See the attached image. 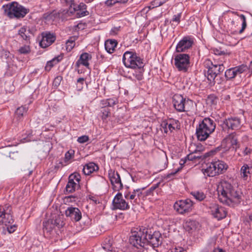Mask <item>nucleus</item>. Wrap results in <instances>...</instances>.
<instances>
[{"mask_svg":"<svg viewBox=\"0 0 252 252\" xmlns=\"http://www.w3.org/2000/svg\"><path fill=\"white\" fill-rule=\"evenodd\" d=\"M105 3L107 6H112L118 2L117 0H107Z\"/></svg>","mask_w":252,"mask_h":252,"instance_id":"nucleus-56","label":"nucleus"},{"mask_svg":"<svg viewBox=\"0 0 252 252\" xmlns=\"http://www.w3.org/2000/svg\"><path fill=\"white\" fill-rule=\"evenodd\" d=\"M50 221H53L54 227L56 226L59 228L62 227L64 224L63 221L59 217L56 218L55 220H50Z\"/></svg>","mask_w":252,"mask_h":252,"instance_id":"nucleus-39","label":"nucleus"},{"mask_svg":"<svg viewBox=\"0 0 252 252\" xmlns=\"http://www.w3.org/2000/svg\"><path fill=\"white\" fill-rule=\"evenodd\" d=\"M182 13H178L177 15H174L172 19V21L177 23V24L180 22V19L181 18Z\"/></svg>","mask_w":252,"mask_h":252,"instance_id":"nucleus-50","label":"nucleus"},{"mask_svg":"<svg viewBox=\"0 0 252 252\" xmlns=\"http://www.w3.org/2000/svg\"><path fill=\"white\" fill-rule=\"evenodd\" d=\"M31 49L29 45H24L21 47L18 50V52L21 54H27L29 53Z\"/></svg>","mask_w":252,"mask_h":252,"instance_id":"nucleus-42","label":"nucleus"},{"mask_svg":"<svg viewBox=\"0 0 252 252\" xmlns=\"http://www.w3.org/2000/svg\"><path fill=\"white\" fill-rule=\"evenodd\" d=\"M74 156V151L72 150H70L67 152L65 154L64 162H67L70 159L73 158Z\"/></svg>","mask_w":252,"mask_h":252,"instance_id":"nucleus-41","label":"nucleus"},{"mask_svg":"<svg viewBox=\"0 0 252 252\" xmlns=\"http://www.w3.org/2000/svg\"><path fill=\"white\" fill-rule=\"evenodd\" d=\"M191 194L199 201H201L206 198V195L203 192L194 191L192 192Z\"/></svg>","mask_w":252,"mask_h":252,"instance_id":"nucleus-38","label":"nucleus"},{"mask_svg":"<svg viewBox=\"0 0 252 252\" xmlns=\"http://www.w3.org/2000/svg\"><path fill=\"white\" fill-rule=\"evenodd\" d=\"M43 232L47 234H50L55 228L54 225L53 221H51L50 220H48L47 221L43 222Z\"/></svg>","mask_w":252,"mask_h":252,"instance_id":"nucleus-33","label":"nucleus"},{"mask_svg":"<svg viewBox=\"0 0 252 252\" xmlns=\"http://www.w3.org/2000/svg\"><path fill=\"white\" fill-rule=\"evenodd\" d=\"M118 44L117 40L115 39H108L105 42V48L106 51L110 53H113Z\"/></svg>","mask_w":252,"mask_h":252,"instance_id":"nucleus-27","label":"nucleus"},{"mask_svg":"<svg viewBox=\"0 0 252 252\" xmlns=\"http://www.w3.org/2000/svg\"><path fill=\"white\" fill-rule=\"evenodd\" d=\"M145 187L141 188H138L137 189H134V191L136 193L137 197L138 199H139V197L142 195V191L145 189Z\"/></svg>","mask_w":252,"mask_h":252,"instance_id":"nucleus-51","label":"nucleus"},{"mask_svg":"<svg viewBox=\"0 0 252 252\" xmlns=\"http://www.w3.org/2000/svg\"><path fill=\"white\" fill-rule=\"evenodd\" d=\"M108 177L112 185L116 190H120L123 188V184L121 182L119 174L112 169L108 171Z\"/></svg>","mask_w":252,"mask_h":252,"instance_id":"nucleus-15","label":"nucleus"},{"mask_svg":"<svg viewBox=\"0 0 252 252\" xmlns=\"http://www.w3.org/2000/svg\"><path fill=\"white\" fill-rule=\"evenodd\" d=\"M98 166L94 162L86 164L83 168V172L85 175H89L94 171L98 170Z\"/></svg>","mask_w":252,"mask_h":252,"instance_id":"nucleus-26","label":"nucleus"},{"mask_svg":"<svg viewBox=\"0 0 252 252\" xmlns=\"http://www.w3.org/2000/svg\"><path fill=\"white\" fill-rule=\"evenodd\" d=\"M240 17L242 20V28L239 31V33H242L245 29H246L247 27V22H246V18L245 16L243 14H241L240 15Z\"/></svg>","mask_w":252,"mask_h":252,"instance_id":"nucleus-43","label":"nucleus"},{"mask_svg":"<svg viewBox=\"0 0 252 252\" xmlns=\"http://www.w3.org/2000/svg\"><path fill=\"white\" fill-rule=\"evenodd\" d=\"M42 39L39 42L41 47L45 48L53 44L56 39L55 33L50 32H44L41 33Z\"/></svg>","mask_w":252,"mask_h":252,"instance_id":"nucleus-16","label":"nucleus"},{"mask_svg":"<svg viewBox=\"0 0 252 252\" xmlns=\"http://www.w3.org/2000/svg\"><path fill=\"white\" fill-rule=\"evenodd\" d=\"M28 110V107L25 106H21V107H18L16 111L15 115L20 119L21 117H23L26 113Z\"/></svg>","mask_w":252,"mask_h":252,"instance_id":"nucleus-37","label":"nucleus"},{"mask_svg":"<svg viewBox=\"0 0 252 252\" xmlns=\"http://www.w3.org/2000/svg\"><path fill=\"white\" fill-rule=\"evenodd\" d=\"M193 202L190 199L177 201L174 205V209L180 214H185L191 212L193 208Z\"/></svg>","mask_w":252,"mask_h":252,"instance_id":"nucleus-11","label":"nucleus"},{"mask_svg":"<svg viewBox=\"0 0 252 252\" xmlns=\"http://www.w3.org/2000/svg\"><path fill=\"white\" fill-rule=\"evenodd\" d=\"M179 170L178 169V170H177L176 171H175V172H171V173H170L168 174L167 175H166L164 177V178L165 179H168L170 178L171 177H172V176H174V175H175V174H176V173L178 172V171H179Z\"/></svg>","mask_w":252,"mask_h":252,"instance_id":"nucleus-60","label":"nucleus"},{"mask_svg":"<svg viewBox=\"0 0 252 252\" xmlns=\"http://www.w3.org/2000/svg\"><path fill=\"white\" fill-rule=\"evenodd\" d=\"M161 126L165 133H167L168 131L171 132L175 129V126H173V124L166 120L163 121L161 123Z\"/></svg>","mask_w":252,"mask_h":252,"instance_id":"nucleus-34","label":"nucleus"},{"mask_svg":"<svg viewBox=\"0 0 252 252\" xmlns=\"http://www.w3.org/2000/svg\"><path fill=\"white\" fill-rule=\"evenodd\" d=\"M68 180L71 181H75L77 184H79L80 181V175L77 173H74L69 176Z\"/></svg>","mask_w":252,"mask_h":252,"instance_id":"nucleus-40","label":"nucleus"},{"mask_svg":"<svg viewBox=\"0 0 252 252\" xmlns=\"http://www.w3.org/2000/svg\"><path fill=\"white\" fill-rule=\"evenodd\" d=\"M248 70V67L246 65L242 64L227 69L225 72L224 76L226 80H231Z\"/></svg>","mask_w":252,"mask_h":252,"instance_id":"nucleus-12","label":"nucleus"},{"mask_svg":"<svg viewBox=\"0 0 252 252\" xmlns=\"http://www.w3.org/2000/svg\"><path fill=\"white\" fill-rule=\"evenodd\" d=\"M225 63L226 61H221L218 63H213L210 60L205 61V63L208 70L205 75L212 85H215V80L217 75L222 72L225 69L223 63Z\"/></svg>","mask_w":252,"mask_h":252,"instance_id":"nucleus-6","label":"nucleus"},{"mask_svg":"<svg viewBox=\"0 0 252 252\" xmlns=\"http://www.w3.org/2000/svg\"><path fill=\"white\" fill-rule=\"evenodd\" d=\"M132 231L129 239V244L137 249H141L146 245L157 248L161 245V235L159 231L152 232L150 228H136Z\"/></svg>","mask_w":252,"mask_h":252,"instance_id":"nucleus-1","label":"nucleus"},{"mask_svg":"<svg viewBox=\"0 0 252 252\" xmlns=\"http://www.w3.org/2000/svg\"><path fill=\"white\" fill-rule=\"evenodd\" d=\"M213 51L216 55L220 56L218 60L220 61H226V62L227 60H228V58L229 55L226 54L224 51H221L220 49L214 48L213 49Z\"/></svg>","mask_w":252,"mask_h":252,"instance_id":"nucleus-35","label":"nucleus"},{"mask_svg":"<svg viewBox=\"0 0 252 252\" xmlns=\"http://www.w3.org/2000/svg\"><path fill=\"white\" fill-rule=\"evenodd\" d=\"M100 117L101 118V119L104 121L106 120L108 117H110L111 116V110L110 108L108 107L100 104Z\"/></svg>","mask_w":252,"mask_h":252,"instance_id":"nucleus-28","label":"nucleus"},{"mask_svg":"<svg viewBox=\"0 0 252 252\" xmlns=\"http://www.w3.org/2000/svg\"><path fill=\"white\" fill-rule=\"evenodd\" d=\"M172 103L174 108L179 112L189 111L188 105H192L193 101L184 97L179 94H175L172 97Z\"/></svg>","mask_w":252,"mask_h":252,"instance_id":"nucleus-9","label":"nucleus"},{"mask_svg":"<svg viewBox=\"0 0 252 252\" xmlns=\"http://www.w3.org/2000/svg\"><path fill=\"white\" fill-rule=\"evenodd\" d=\"M252 167H250L247 164H244L241 168L240 169V176L241 177L244 181H247L251 179V172L250 170Z\"/></svg>","mask_w":252,"mask_h":252,"instance_id":"nucleus-25","label":"nucleus"},{"mask_svg":"<svg viewBox=\"0 0 252 252\" xmlns=\"http://www.w3.org/2000/svg\"><path fill=\"white\" fill-rule=\"evenodd\" d=\"M221 148L220 147H218L217 148H216L215 149V150L214 151H210L209 153H207L205 154V156H204V158H205V157H209L211 155H213L214 154V153L215 152H216L217 151H219L220 150Z\"/></svg>","mask_w":252,"mask_h":252,"instance_id":"nucleus-61","label":"nucleus"},{"mask_svg":"<svg viewBox=\"0 0 252 252\" xmlns=\"http://www.w3.org/2000/svg\"><path fill=\"white\" fill-rule=\"evenodd\" d=\"M75 44H71V43H68V42H66V49L68 52H70L72 50V49L75 46Z\"/></svg>","mask_w":252,"mask_h":252,"instance_id":"nucleus-54","label":"nucleus"},{"mask_svg":"<svg viewBox=\"0 0 252 252\" xmlns=\"http://www.w3.org/2000/svg\"><path fill=\"white\" fill-rule=\"evenodd\" d=\"M208 101L211 104H216L218 102V98L214 94H210L208 96Z\"/></svg>","mask_w":252,"mask_h":252,"instance_id":"nucleus-44","label":"nucleus"},{"mask_svg":"<svg viewBox=\"0 0 252 252\" xmlns=\"http://www.w3.org/2000/svg\"><path fill=\"white\" fill-rule=\"evenodd\" d=\"M89 198L91 200H92L93 202H94L95 204H97V203H98V200H97L96 197L94 196H93V195H90L89 196Z\"/></svg>","mask_w":252,"mask_h":252,"instance_id":"nucleus-62","label":"nucleus"},{"mask_svg":"<svg viewBox=\"0 0 252 252\" xmlns=\"http://www.w3.org/2000/svg\"><path fill=\"white\" fill-rule=\"evenodd\" d=\"M199 157L197 156H195V155H194L193 154H189L187 156V157L186 158H187V160H192L193 159H196L197 158H198Z\"/></svg>","mask_w":252,"mask_h":252,"instance_id":"nucleus-57","label":"nucleus"},{"mask_svg":"<svg viewBox=\"0 0 252 252\" xmlns=\"http://www.w3.org/2000/svg\"><path fill=\"white\" fill-rule=\"evenodd\" d=\"M160 0H154L151 3V6L153 8L157 7L161 5Z\"/></svg>","mask_w":252,"mask_h":252,"instance_id":"nucleus-53","label":"nucleus"},{"mask_svg":"<svg viewBox=\"0 0 252 252\" xmlns=\"http://www.w3.org/2000/svg\"><path fill=\"white\" fill-rule=\"evenodd\" d=\"M211 162L213 163L214 168H216L218 175L223 174L228 168L227 164L222 160L213 159Z\"/></svg>","mask_w":252,"mask_h":252,"instance_id":"nucleus-20","label":"nucleus"},{"mask_svg":"<svg viewBox=\"0 0 252 252\" xmlns=\"http://www.w3.org/2000/svg\"><path fill=\"white\" fill-rule=\"evenodd\" d=\"M63 80V77L59 75L55 77L53 81V85L55 87H58L61 84L62 80Z\"/></svg>","mask_w":252,"mask_h":252,"instance_id":"nucleus-46","label":"nucleus"},{"mask_svg":"<svg viewBox=\"0 0 252 252\" xmlns=\"http://www.w3.org/2000/svg\"><path fill=\"white\" fill-rule=\"evenodd\" d=\"M120 27H114L112 28L110 31V34L112 35H116L120 30Z\"/></svg>","mask_w":252,"mask_h":252,"instance_id":"nucleus-55","label":"nucleus"},{"mask_svg":"<svg viewBox=\"0 0 252 252\" xmlns=\"http://www.w3.org/2000/svg\"><path fill=\"white\" fill-rule=\"evenodd\" d=\"M30 33H31V30L26 26H23L18 31V35L27 42H30L31 39Z\"/></svg>","mask_w":252,"mask_h":252,"instance_id":"nucleus-23","label":"nucleus"},{"mask_svg":"<svg viewBox=\"0 0 252 252\" xmlns=\"http://www.w3.org/2000/svg\"><path fill=\"white\" fill-rule=\"evenodd\" d=\"M125 198L127 200H129L132 205L137 203L138 198L137 197L134 189L132 192L130 191L126 192L124 193Z\"/></svg>","mask_w":252,"mask_h":252,"instance_id":"nucleus-30","label":"nucleus"},{"mask_svg":"<svg viewBox=\"0 0 252 252\" xmlns=\"http://www.w3.org/2000/svg\"><path fill=\"white\" fill-rule=\"evenodd\" d=\"M252 152V147L251 146L246 147L242 152L243 156H249L251 155Z\"/></svg>","mask_w":252,"mask_h":252,"instance_id":"nucleus-47","label":"nucleus"},{"mask_svg":"<svg viewBox=\"0 0 252 252\" xmlns=\"http://www.w3.org/2000/svg\"><path fill=\"white\" fill-rule=\"evenodd\" d=\"M123 62L127 68L140 69L144 66L143 59L132 51H127L124 54Z\"/></svg>","mask_w":252,"mask_h":252,"instance_id":"nucleus-7","label":"nucleus"},{"mask_svg":"<svg viewBox=\"0 0 252 252\" xmlns=\"http://www.w3.org/2000/svg\"><path fill=\"white\" fill-rule=\"evenodd\" d=\"M214 121L209 117L204 118L199 123L196 128V135L198 140L205 141L216 129Z\"/></svg>","mask_w":252,"mask_h":252,"instance_id":"nucleus-3","label":"nucleus"},{"mask_svg":"<svg viewBox=\"0 0 252 252\" xmlns=\"http://www.w3.org/2000/svg\"><path fill=\"white\" fill-rule=\"evenodd\" d=\"M14 219L12 216V207L8 204L0 206V225L7 226L9 233L14 232L17 228L15 224H13Z\"/></svg>","mask_w":252,"mask_h":252,"instance_id":"nucleus-5","label":"nucleus"},{"mask_svg":"<svg viewBox=\"0 0 252 252\" xmlns=\"http://www.w3.org/2000/svg\"><path fill=\"white\" fill-rule=\"evenodd\" d=\"M100 104H102L109 108L113 107L114 105L118 103V99L116 98H110L108 99H102L100 101Z\"/></svg>","mask_w":252,"mask_h":252,"instance_id":"nucleus-32","label":"nucleus"},{"mask_svg":"<svg viewBox=\"0 0 252 252\" xmlns=\"http://www.w3.org/2000/svg\"><path fill=\"white\" fill-rule=\"evenodd\" d=\"M179 53L175 55L174 65L179 71L186 73L191 66L190 57L188 54Z\"/></svg>","mask_w":252,"mask_h":252,"instance_id":"nucleus-8","label":"nucleus"},{"mask_svg":"<svg viewBox=\"0 0 252 252\" xmlns=\"http://www.w3.org/2000/svg\"><path fill=\"white\" fill-rule=\"evenodd\" d=\"M202 171L205 176L207 177H214L217 175L216 169L214 168L213 163L210 162L206 164V168H203Z\"/></svg>","mask_w":252,"mask_h":252,"instance_id":"nucleus-24","label":"nucleus"},{"mask_svg":"<svg viewBox=\"0 0 252 252\" xmlns=\"http://www.w3.org/2000/svg\"><path fill=\"white\" fill-rule=\"evenodd\" d=\"M193 38L190 36H184L177 44L176 51L178 53L186 52L191 48L193 44Z\"/></svg>","mask_w":252,"mask_h":252,"instance_id":"nucleus-13","label":"nucleus"},{"mask_svg":"<svg viewBox=\"0 0 252 252\" xmlns=\"http://www.w3.org/2000/svg\"><path fill=\"white\" fill-rule=\"evenodd\" d=\"M114 210H127L130 208L128 203L123 198L122 193L118 192L114 197L112 201Z\"/></svg>","mask_w":252,"mask_h":252,"instance_id":"nucleus-14","label":"nucleus"},{"mask_svg":"<svg viewBox=\"0 0 252 252\" xmlns=\"http://www.w3.org/2000/svg\"><path fill=\"white\" fill-rule=\"evenodd\" d=\"M171 252H185V251L182 247H175L172 250Z\"/></svg>","mask_w":252,"mask_h":252,"instance_id":"nucleus-58","label":"nucleus"},{"mask_svg":"<svg viewBox=\"0 0 252 252\" xmlns=\"http://www.w3.org/2000/svg\"><path fill=\"white\" fill-rule=\"evenodd\" d=\"M63 59V56H58L54 58L51 61L47 62L45 69L46 71H49L52 67L58 63Z\"/></svg>","mask_w":252,"mask_h":252,"instance_id":"nucleus-29","label":"nucleus"},{"mask_svg":"<svg viewBox=\"0 0 252 252\" xmlns=\"http://www.w3.org/2000/svg\"><path fill=\"white\" fill-rule=\"evenodd\" d=\"M89 137L87 135H83L79 137L77 139V142L79 143H84L89 141Z\"/></svg>","mask_w":252,"mask_h":252,"instance_id":"nucleus-48","label":"nucleus"},{"mask_svg":"<svg viewBox=\"0 0 252 252\" xmlns=\"http://www.w3.org/2000/svg\"><path fill=\"white\" fill-rule=\"evenodd\" d=\"M65 216L69 218L72 221H79L82 218L80 210L76 207H69L65 211Z\"/></svg>","mask_w":252,"mask_h":252,"instance_id":"nucleus-18","label":"nucleus"},{"mask_svg":"<svg viewBox=\"0 0 252 252\" xmlns=\"http://www.w3.org/2000/svg\"><path fill=\"white\" fill-rule=\"evenodd\" d=\"M220 126L223 131L237 130L241 128L243 124L242 119L238 116L230 117L221 122Z\"/></svg>","mask_w":252,"mask_h":252,"instance_id":"nucleus-10","label":"nucleus"},{"mask_svg":"<svg viewBox=\"0 0 252 252\" xmlns=\"http://www.w3.org/2000/svg\"><path fill=\"white\" fill-rule=\"evenodd\" d=\"M102 247L106 251L111 252L113 250L112 239L110 238H106L104 240Z\"/></svg>","mask_w":252,"mask_h":252,"instance_id":"nucleus-36","label":"nucleus"},{"mask_svg":"<svg viewBox=\"0 0 252 252\" xmlns=\"http://www.w3.org/2000/svg\"><path fill=\"white\" fill-rule=\"evenodd\" d=\"M69 9L67 10V13L73 14L76 11L86 9V5L84 3H80L78 5L75 6L74 0H65Z\"/></svg>","mask_w":252,"mask_h":252,"instance_id":"nucleus-19","label":"nucleus"},{"mask_svg":"<svg viewBox=\"0 0 252 252\" xmlns=\"http://www.w3.org/2000/svg\"><path fill=\"white\" fill-rule=\"evenodd\" d=\"M4 14L10 19H21L24 18L30 10L16 1H12L2 7Z\"/></svg>","mask_w":252,"mask_h":252,"instance_id":"nucleus-4","label":"nucleus"},{"mask_svg":"<svg viewBox=\"0 0 252 252\" xmlns=\"http://www.w3.org/2000/svg\"><path fill=\"white\" fill-rule=\"evenodd\" d=\"M78 186V184L75 181H71L68 180V182L65 187V193L67 194L74 192Z\"/></svg>","mask_w":252,"mask_h":252,"instance_id":"nucleus-31","label":"nucleus"},{"mask_svg":"<svg viewBox=\"0 0 252 252\" xmlns=\"http://www.w3.org/2000/svg\"><path fill=\"white\" fill-rule=\"evenodd\" d=\"M75 198L76 197L75 196L71 195L65 197V199L67 200V201L68 202H73L75 201Z\"/></svg>","mask_w":252,"mask_h":252,"instance_id":"nucleus-63","label":"nucleus"},{"mask_svg":"<svg viewBox=\"0 0 252 252\" xmlns=\"http://www.w3.org/2000/svg\"><path fill=\"white\" fill-rule=\"evenodd\" d=\"M77 37L76 36H71L66 41L68 43H71V44H75V41L77 40Z\"/></svg>","mask_w":252,"mask_h":252,"instance_id":"nucleus-59","label":"nucleus"},{"mask_svg":"<svg viewBox=\"0 0 252 252\" xmlns=\"http://www.w3.org/2000/svg\"><path fill=\"white\" fill-rule=\"evenodd\" d=\"M76 11V17L77 18L82 17L89 15V12L86 10H80Z\"/></svg>","mask_w":252,"mask_h":252,"instance_id":"nucleus-45","label":"nucleus"},{"mask_svg":"<svg viewBox=\"0 0 252 252\" xmlns=\"http://www.w3.org/2000/svg\"><path fill=\"white\" fill-rule=\"evenodd\" d=\"M65 164H63L62 161H60L59 163H57L55 166V169H59L60 167H62L64 166Z\"/></svg>","mask_w":252,"mask_h":252,"instance_id":"nucleus-64","label":"nucleus"},{"mask_svg":"<svg viewBox=\"0 0 252 252\" xmlns=\"http://www.w3.org/2000/svg\"><path fill=\"white\" fill-rule=\"evenodd\" d=\"M160 183H158L152 186L149 189L147 190V195H150L154 190L159 187Z\"/></svg>","mask_w":252,"mask_h":252,"instance_id":"nucleus-49","label":"nucleus"},{"mask_svg":"<svg viewBox=\"0 0 252 252\" xmlns=\"http://www.w3.org/2000/svg\"><path fill=\"white\" fill-rule=\"evenodd\" d=\"M92 58V55L87 52L82 53L78 61L76 62L75 65L77 67H79L80 64L83 65L88 68H89V61Z\"/></svg>","mask_w":252,"mask_h":252,"instance_id":"nucleus-21","label":"nucleus"},{"mask_svg":"<svg viewBox=\"0 0 252 252\" xmlns=\"http://www.w3.org/2000/svg\"><path fill=\"white\" fill-rule=\"evenodd\" d=\"M135 78L139 81L142 80L143 79V73L141 71L135 72L133 74Z\"/></svg>","mask_w":252,"mask_h":252,"instance_id":"nucleus-52","label":"nucleus"},{"mask_svg":"<svg viewBox=\"0 0 252 252\" xmlns=\"http://www.w3.org/2000/svg\"><path fill=\"white\" fill-rule=\"evenodd\" d=\"M217 191L220 201L229 206H237L242 200V192L226 181L223 180L220 183Z\"/></svg>","mask_w":252,"mask_h":252,"instance_id":"nucleus-2","label":"nucleus"},{"mask_svg":"<svg viewBox=\"0 0 252 252\" xmlns=\"http://www.w3.org/2000/svg\"><path fill=\"white\" fill-rule=\"evenodd\" d=\"M210 208L212 215L218 220L224 218L226 216L227 212L225 208L217 204H211Z\"/></svg>","mask_w":252,"mask_h":252,"instance_id":"nucleus-17","label":"nucleus"},{"mask_svg":"<svg viewBox=\"0 0 252 252\" xmlns=\"http://www.w3.org/2000/svg\"><path fill=\"white\" fill-rule=\"evenodd\" d=\"M226 140L227 142L230 144V145L232 146V147L230 148L228 150H225L224 152L223 150L222 153L224 154H226L227 153L230 152L231 150L232 151H236L237 149L239 148V145L237 139L234 133H232L229 134L228 137L226 138Z\"/></svg>","mask_w":252,"mask_h":252,"instance_id":"nucleus-22","label":"nucleus"}]
</instances>
